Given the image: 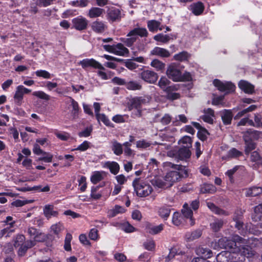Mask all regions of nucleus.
Returning <instances> with one entry per match:
<instances>
[{
    "mask_svg": "<svg viewBox=\"0 0 262 262\" xmlns=\"http://www.w3.org/2000/svg\"><path fill=\"white\" fill-rule=\"evenodd\" d=\"M169 166L179 170L169 171L164 177V180L166 181L167 184H170V187L172 186L173 183L178 181L181 178H187L188 176V171L185 169V166L171 163H169Z\"/></svg>",
    "mask_w": 262,
    "mask_h": 262,
    "instance_id": "nucleus-1",
    "label": "nucleus"
},
{
    "mask_svg": "<svg viewBox=\"0 0 262 262\" xmlns=\"http://www.w3.org/2000/svg\"><path fill=\"white\" fill-rule=\"evenodd\" d=\"M133 186L137 195L139 197H145L152 191L151 186L140 178H136L133 182Z\"/></svg>",
    "mask_w": 262,
    "mask_h": 262,
    "instance_id": "nucleus-2",
    "label": "nucleus"
},
{
    "mask_svg": "<svg viewBox=\"0 0 262 262\" xmlns=\"http://www.w3.org/2000/svg\"><path fill=\"white\" fill-rule=\"evenodd\" d=\"M148 34V33L145 28L140 27L135 28L129 32L127 35V36L129 37L124 38L123 41L126 46L130 47L137 41L138 38V36L141 37H147Z\"/></svg>",
    "mask_w": 262,
    "mask_h": 262,
    "instance_id": "nucleus-3",
    "label": "nucleus"
},
{
    "mask_svg": "<svg viewBox=\"0 0 262 262\" xmlns=\"http://www.w3.org/2000/svg\"><path fill=\"white\" fill-rule=\"evenodd\" d=\"M245 239L239 235L235 234L233 235L232 240L226 238L219 240L220 245L223 246L226 249L232 250L234 246H236V243H245Z\"/></svg>",
    "mask_w": 262,
    "mask_h": 262,
    "instance_id": "nucleus-4",
    "label": "nucleus"
},
{
    "mask_svg": "<svg viewBox=\"0 0 262 262\" xmlns=\"http://www.w3.org/2000/svg\"><path fill=\"white\" fill-rule=\"evenodd\" d=\"M213 83L219 91L225 92L226 94L234 92L235 89V85L231 82H223L219 79H215Z\"/></svg>",
    "mask_w": 262,
    "mask_h": 262,
    "instance_id": "nucleus-5",
    "label": "nucleus"
},
{
    "mask_svg": "<svg viewBox=\"0 0 262 262\" xmlns=\"http://www.w3.org/2000/svg\"><path fill=\"white\" fill-rule=\"evenodd\" d=\"M166 74L169 78L174 81H182V75L180 70L175 64H171L168 66Z\"/></svg>",
    "mask_w": 262,
    "mask_h": 262,
    "instance_id": "nucleus-6",
    "label": "nucleus"
},
{
    "mask_svg": "<svg viewBox=\"0 0 262 262\" xmlns=\"http://www.w3.org/2000/svg\"><path fill=\"white\" fill-rule=\"evenodd\" d=\"M139 77L149 83H155L158 78V74L155 72L146 70L139 74Z\"/></svg>",
    "mask_w": 262,
    "mask_h": 262,
    "instance_id": "nucleus-7",
    "label": "nucleus"
},
{
    "mask_svg": "<svg viewBox=\"0 0 262 262\" xmlns=\"http://www.w3.org/2000/svg\"><path fill=\"white\" fill-rule=\"evenodd\" d=\"M173 155L178 160H186L190 157L191 151L188 147L182 146L178 150H173Z\"/></svg>",
    "mask_w": 262,
    "mask_h": 262,
    "instance_id": "nucleus-8",
    "label": "nucleus"
},
{
    "mask_svg": "<svg viewBox=\"0 0 262 262\" xmlns=\"http://www.w3.org/2000/svg\"><path fill=\"white\" fill-rule=\"evenodd\" d=\"M89 21L82 17H78L73 19V28L78 31H82L87 29Z\"/></svg>",
    "mask_w": 262,
    "mask_h": 262,
    "instance_id": "nucleus-9",
    "label": "nucleus"
},
{
    "mask_svg": "<svg viewBox=\"0 0 262 262\" xmlns=\"http://www.w3.org/2000/svg\"><path fill=\"white\" fill-rule=\"evenodd\" d=\"M79 64L85 69L89 67H92L95 69H98L101 70H104L105 68L98 61L94 59H85L79 62Z\"/></svg>",
    "mask_w": 262,
    "mask_h": 262,
    "instance_id": "nucleus-10",
    "label": "nucleus"
},
{
    "mask_svg": "<svg viewBox=\"0 0 262 262\" xmlns=\"http://www.w3.org/2000/svg\"><path fill=\"white\" fill-rule=\"evenodd\" d=\"M91 27L92 30L97 33H103L107 29V26L105 23L103 21L99 20V19H97L93 21L91 24Z\"/></svg>",
    "mask_w": 262,
    "mask_h": 262,
    "instance_id": "nucleus-11",
    "label": "nucleus"
},
{
    "mask_svg": "<svg viewBox=\"0 0 262 262\" xmlns=\"http://www.w3.org/2000/svg\"><path fill=\"white\" fill-rule=\"evenodd\" d=\"M148 97H136L130 100V107L132 108H139L143 104L149 102Z\"/></svg>",
    "mask_w": 262,
    "mask_h": 262,
    "instance_id": "nucleus-12",
    "label": "nucleus"
},
{
    "mask_svg": "<svg viewBox=\"0 0 262 262\" xmlns=\"http://www.w3.org/2000/svg\"><path fill=\"white\" fill-rule=\"evenodd\" d=\"M177 37V35L173 34H164L163 33H160L155 35L154 37V39L157 41L166 43L168 42L169 40L176 39Z\"/></svg>",
    "mask_w": 262,
    "mask_h": 262,
    "instance_id": "nucleus-13",
    "label": "nucleus"
},
{
    "mask_svg": "<svg viewBox=\"0 0 262 262\" xmlns=\"http://www.w3.org/2000/svg\"><path fill=\"white\" fill-rule=\"evenodd\" d=\"M239 88L245 93L252 94L254 93V86L245 80H241L238 83Z\"/></svg>",
    "mask_w": 262,
    "mask_h": 262,
    "instance_id": "nucleus-14",
    "label": "nucleus"
},
{
    "mask_svg": "<svg viewBox=\"0 0 262 262\" xmlns=\"http://www.w3.org/2000/svg\"><path fill=\"white\" fill-rule=\"evenodd\" d=\"M220 116L225 125H229L231 123L233 118V114L230 110H224L220 112Z\"/></svg>",
    "mask_w": 262,
    "mask_h": 262,
    "instance_id": "nucleus-15",
    "label": "nucleus"
},
{
    "mask_svg": "<svg viewBox=\"0 0 262 262\" xmlns=\"http://www.w3.org/2000/svg\"><path fill=\"white\" fill-rule=\"evenodd\" d=\"M243 137L250 138V140H258L262 138V132L249 129L244 133Z\"/></svg>",
    "mask_w": 262,
    "mask_h": 262,
    "instance_id": "nucleus-16",
    "label": "nucleus"
},
{
    "mask_svg": "<svg viewBox=\"0 0 262 262\" xmlns=\"http://www.w3.org/2000/svg\"><path fill=\"white\" fill-rule=\"evenodd\" d=\"M35 245V243L32 240H28L25 242L24 244H21L20 247L18 250V255L20 256H24L27 250L34 247Z\"/></svg>",
    "mask_w": 262,
    "mask_h": 262,
    "instance_id": "nucleus-17",
    "label": "nucleus"
},
{
    "mask_svg": "<svg viewBox=\"0 0 262 262\" xmlns=\"http://www.w3.org/2000/svg\"><path fill=\"white\" fill-rule=\"evenodd\" d=\"M182 212L185 217L189 219L190 225L191 226L194 225L195 220L193 218V212L190 208L189 207L187 204L186 203L183 205V209L182 210Z\"/></svg>",
    "mask_w": 262,
    "mask_h": 262,
    "instance_id": "nucleus-18",
    "label": "nucleus"
},
{
    "mask_svg": "<svg viewBox=\"0 0 262 262\" xmlns=\"http://www.w3.org/2000/svg\"><path fill=\"white\" fill-rule=\"evenodd\" d=\"M121 18V11L117 8L110 10L107 13V19L112 21L120 20Z\"/></svg>",
    "mask_w": 262,
    "mask_h": 262,
    "instance_id": "nucleus-19",
    "label": "nucleus"
},
{
    "mask_svg": "<svg viewBox=\"0 0 262 262\" xmlns=\"http://www.w3.org/2000/svg\"><path fill=\"white\" fill-rule=\"evenodd\" d=\"M233 221L235 222V227L239 231V233L243 235H245L247 234V230L245 229V225L243 222L241 220V217L240 216H234L233 217Z\"/></svg>",
    "mask_w": 262,
    "mask_h": 262,
    "instance_id": "nucleus-20",
    "label": "nucleus"
},
{
    "mask_svg": "<svg viewBox=\"0 0 262 262\" xmlns=\"http://www.w3.org/2000/svg\"><path fill=\"white\" fill-rule=\"evenodd\" d=\"M43 214L48 219H50L51 216H57L58 214L57 211L54 210L53 205H47L43 208Z\"/></svg>",
    "mask_w": 262,
    "mask_h": 262,
    "instance_id": "nucleus-21",
    "label": "nucleus"
},
{
    "mask_svg": "<svg viewBox=\"0 0 262 262\" xmlns=\"http://www.w3.org/2000/svg\"><path fill=\"white\" fill-rule=\"evenodd\" d=\"M151 55L159 56L162 57H168L170 55L168 50L158 47H155L151 51Z\"/></svg>",
    "mask_w": 262,
    "mask_h": 262,
    "instance_id": "nucleus-22",
    "label": "nucleus"
},
{
    "mask_svg": "<svg viewBox=\"0 0 262 262\" xmlns=\"http://www.w3.org/2000/svg\"><path fill=\"white\" fill-rule=\"evenodd\" d=\"M163 224L158 226H152L148 224L146 226V232L152 235L157 234L163 230Z\"/></svg>",
    "mask_w": 262,
    "mask_h": 262,
    "instance_id": "nucleus-23",
    "label": "nucleus"
},
{
    "mask_svg": "<svg viewBox=\"0 0 262 262\" xmlns=\"http://www.w3.org/2000/svg\"><path fill=\"white\" fill-rule=\"evenodd\" d=\"M262 193V187L253 186L246 189V196L253 197L258 195Z\"/></svg>",
    "mask_w": 262,
    "mask_h": 262,
    "instance_id": "nucleus-24",
    "label": "nucleus"
},
{
    "mask_svg": "<svg viewBox=\"0 0 262 262\" xmlns=\"http://www.w3.org/2000/svg\"><path fill=\"white\" fill-rule=\"evenodd\" d=\"M196 252L198 255H200L201 257L203 258H209L212 256V251L208 248L199 247L196 249Z\"/></svg>",
    "mask_w": 262,
    "mask_h": 262,
    "instance_id": "nucleus-25",
    "label": "nucleus"
},
{
    "mask_svg": "<svg viewBox=\"0 0 262 262\" xmlns=\"http://www.w3.org/2000/svg\"><path fill=\"white\" fill-rule=\"evenodd\" d=\"M207 207L214 213L218 215H228V213L225 210L218 207L211 202L207 203Z\"/></svg>",
    "mask_w": 262,
    "mask_h": 262,
    "instance_id": "nucleus-26",
    "label": "nucleus"
},
{
    "mask_svg": "<svg viewBox=\"0 0 262 262\" xmlns=\"http://www.w3.org/2000/svg\"><path fill=\"white\" fill-rule=\"evenodd\" d=\"M72 110L71 111V115L72 119L75 120L78 117L79 107L78 103L72 98H70Z\"/></svg>",
    "mask_w": 262,
    "mask_h": 262,
    "instance_id": "nucleus-27",
    "label": "nucleus"
},
{
    "mask_svg": "<svg viewBox=\"0 0 262 262\" xmlns=\"http://www.w3.org/2000/svg\"><path fill=\"white\" fill-rule=\"evenodd\" d=\"M166 181L159 178H156L151 181L152 185L161 188H167L170 187V184H167Z\"/></svg>",
    "mask_w": 262,
    "mask_h": 262,
    "instance_id": "nucleus-28",
    "label": "nucleus"
},
{
    "mask_svg": "<svg viewBox=\"0 0 262 262\" xmlns=\"http://www.w3.org/2000/svg\"><path fill=\"white\" fill-rule=\"evenodd\" d=\"M216 190V187L210 184H204L201 186L200 188V192L202 193H213Z\"/></svg>",
    "mask_w": 262,
    "mask_h": 262,
    "instance_id": "nucleus-29",
    "label": "nucleus"
},
{
    "mask_svg": "<svg viewBox=\"0 0 262 262\" xmlns=\"http://www.w3.org/2000/svg\"><path fill=\"white\" fill-rule=\"evenodd\" d=\"M243 138L246 145L245 152L246 154L248 155L251 150L255 148L256 145L255 143H254L252 140H250V138H248L247 137H243Z\"/></svg>",
    "mask_w": 262,
    "mask_h": 262,
    "instance_id": "nucleus-30",
    "label": "nucleus"
},
{
    "mask_svg": "<svg viewBox=\"0 0 262 262\" xmlns=\"http://www.w3.org/2000/svg\"><path fill=\"white\" fill-rule=\"evenodd\" d=\"M104 13V10L98 7H93L90 9L88 16L90 18H96L101 16Z\"/></svg>",
    "mask_w": 262,
    "mask_h": 262,
    "instance_id": "nucleus-31",
    "label": "nucleus"
},
{
    "mask_svg": "<svg viewBox=\"0 0 262 262\" xmlns=\"http://www.w3.org/2000/svg\"><path fill=\"white\" fill-rule=\"evenodd\" d=\"M224 225V222L223 220L215 219L214 221L210 223V227L212 231L217 232L221 230Z\"/></svg>",
    "mask_w": 262,
    "mask_h": 262,
    "instance_id": "nucleus-32",
    "label": "nucleus"
},
{
    "mask_svg": "<svg viewBox=\"0 0 262 262\" xmlns=\"http://www.w3.org/2000/svg\"><path fill=\"white\" fill-rule=\"evenodd\" d=\"M106 166L108 168L112 173L117 174L120 169L119 164L116 162H107L105 163Z\"/></svg>",
    "mask_w": 262,
    "mask_h": 262,
    "instance_id": "nucleus-33",
    "label": "nucleus"
},
{
    "mask_svg": "<svg viewBox=\"0 0 262 262\" xmlns=\"http://www.w3.org/2000/svg\"><path fill=\"white\" fill-rule=\"evenodd\" d=\"M112 149L114 151V154L118 156L121 155L123 152L122 144L118 143L115 140L112 141Z\"/></svg>",
    "mask_w": 262,
    "mask_h": 262,
    "instance_id": "nucleus-34",
    "label": "nucleus"
},
{
    "mask_svg": "<svg viewBox=\"0 0 262 262\" xmlns=\"http://www.w3.org/2000/svg\"><path fill=\"white\" fill-rule=\"evenodd\" d=\"M125 211V209L122 206L116 205L114 208L111 209L108 211V216L109 217H113L115 216L117 214L120 213H124Z\"/></svg>",
    "mask_w": 262,
    "mask_h": 262,
    "instance_id": "nucleus-35",
    "label": "nucleus"
},
{
    "mask_svg": "<svg viewBox=\"0 0 262 262\" xmlns=\"http://www.w3.org/2000/svg\"><path fill=\"white\" fill-rule=\"evenodd\" d=\"M261 208L260 204L255 206L254 208V212L252 213L251 215V218L253 221L257 222L260 220V214H262V213H261Z\"/></svg>",
    "mask_w": 262,
    "mask_h": 262,
    "instance_id": "nucleus-36",
    "label": "nucleus"
},
{
    "mask_svg": "<svg viewBox=\"0 0 262 262\" xmlns=\"http://www.w3.org/2000/svg\"><path fill=\"white\" fill-rule=\"evenodd\" d=\"M191 7L192 12L196 15L201 14L204 9V5L201 2H198L193 4L191 5Z\"/></svg>",
    "mask_w": 262,
    "mask_h": 262,
    "instance_id": "nucleus-37",
    "label": "nucleus"
},
{
    "mask_svg": "<svg viewBox=\"0 0 262 262\" xmlns=\"http://www.w3.org/2000/svg\"><path fill=\"white\" fill-rule=\"evenodd\" d=\"M125 86L129 90H140L142 89L141 84L136 81H130L126 82Z\"/></svg>",
    "mask_w": 262,
    "mask_h": 262,
    "instance_id": "nucleus-38",
    "label": "nucleus"
},
{
    "mask_svg": "<svg viewBox=\"0 0 262 262\" xmlns=\"http://www.w3.org/2000/svg\"><path fill=\"white\" fill-rule=\"evenodd\" d=\"M245 228L247 230L248 229L249 232L252 234L258 236L262 233V231L259 229V228L258 225H247L245 226Z\"/></svg>",
    "mask_w": 262,
    "mask_h": 262,
    "instance_id": "nucleus-39",
    "label": "nucleus"
},
{
    "mask_svg": "<svg viewBox=\"0 0 262 262\" xmlns=\"http://www.w3.org/2000/svg\"><path fill=\"white\" fill-rule=\"evenodd\" d=\"M251 160L255 162V165L257 166H262V157L257 151H254L251 153Z\"/></svg>",
    "mask_w": 262,
    "mask_h": 262,
    "instance_id": "nucleus-40",
    "label": "nucleus"
},
{
    "mask_svg": "<svg viewBox=\"0 0 262 262\" xmlns=\"http://www.w3.org/2000/svg\"><path fill=\"white\" fill-rule=\"evenodd\" d=\"M202 235V232L200 230H196L192 232H188L185 236L189 241H193L199 238Z\"/></svg>",
    "mask_w": 262,
    "mask_h": 262,
    "instance_id": "nucleus-41",
    "label": "nucleus"
},
{
    "mask_svg": "<svg viewBox=\"0 0 262 262\" xmlns=\"http://www.w3.org/2000/svg\"><path fill=\"white\" fill-rule=\"evenodd\" d=\"M190 54L186 51H183L174 56L175 60L180 61H186L190 57Z\"/></svg>",
    "mask_w": 262,
    "mask_h": 262,
    "instance_id": "nucleus-42",
    "label": "nucleus"
},
{
    "mask_svg": "<svg viewBox=\"0 0 262 262\" xmlns=\"http://www.w3.org/2000/svg\"><path fill=\"white\" fill-rule=\"evenodd\" d=\"M161 26V23L156 20H149L147 22V26L150 31L155 32Z\"/></svg>",
    "mask_w": 262,
    "mask_h": 262,
    "instance_id": "nucleus-43",
    "label": "nucleus"
},
{
    "mask_svg": "<svg viewBox=\"0 0 262 262\" xmlns=\"http://www.w3.org/2000/svg\"><path fill=\"white\" fill-rule=\"evenodd\" d=\"M170 209L168 207L163 206L159 208V215L163 219L166 220L169 216Z\"/></svg>",
    "mask_w": 262,
    "mask_h": 262,
    "instance_id": "nucleus-44",
    "label": "nucleus"
},
{
    "mask_svg": "<svg viewBox=\"0 0 262 262\" xmlns=\"http://www.w3.org/2000/svg\"><path fill=\"white\" fill-rule=\"evenodd\" d=\"M24 94L20 89H19L18 86L16 88V91L14 96L15 103L18 105H20L21 104V100L23 98Z\"/></svg>",
    "mask_w": 262,
    "mask_h": 262,
    "instance_id": "nucleus-45",
    "label": "nucleus"
},
{
    "mask_svg": "<svg viewBox=\"0 0 262 262\" xmlns=\"http://www.w3.org/2000/svg\"><path fill=\"white\" fill-rule=\"evenodd\" d=\"M128 50L125 48L122 43H118L116 45V54L118 55H124L125 54L128 53Z\"/></svg>",
    "mask_w": 262,
    "mask_h": 262,
    "instance_id": "nucleus-46",
    "label": "nucleus"
},
{
    "mask_svg": "<svg viewBox=\"0 0 262 262\" xmlns=\"http://www.w3.org/2000/svg\"><path fill=\"white\" fill-rule=\"evenodd\" d=\"M150 65L156 68L158 71H162L164 69L165 64L158 59L153 60Z\"/></svg>",
    "mask_w": 262,
    "mask_h": 262,
    "instance_id": "nucleus-47",
    "label": "nucleus"
},
{
    "mask_svg": "<svg viewBox=\"0 0 262 262\" xmlns=\"http://www.w3.org/2000/svg\"><path fill=\"white\" fill-rule=\"evenodd\" d=\"M170 82V81L166 77L163 76L159 81L158 85L161 89L165 92Z\"/></svg>",
    "mask_w": 262,
    "mask_h": 262,
    "instance_id": "nucleus-48",
    "label": "nucleus"
},
{
    "mask_svg": "<svg viewBox=\"0 0 262 262\" xmlns=\"http://www.w3.org/2000/svg\"><path fill=\"white\" fill-rule=\"evenodd\" d=\"M242 152L235 148L231 149L227 154V156L229 158H237L242 155Z\"/></svg>",
    "mask_w": 262,
    "mask_h": 262,
    "instance_id": "nucleus-49",
    "label": "nucleus"
},
{
    "mask_svg": "<svg viewBox=\"0 0 262 262\" xmlns=\"http://www.w3.org/2000/svg\"><path fill=\"white\" fill-rule=\"evenodd\" d=\"M182 143L184 144L182 146L184 147H188V148H190L192 146V140L190 137L188 136H184L183 137L180 141L179 143Z\"/></svg>",
    "mask_w": 262,
    "mask_h": 262,
    "instance_id": "nucleus-50",
    "label": "nucleus"
},
{
    "mask_svg": "<svg viewBox=\"0 0 262 262\" xmlns=\"http://www.w3.org/2000/svg\"><path fill=\"white\" fill-rule=\"evenodd\" d=\"M96 117L99 122L101 121L105 125L113 126L110 120L104 114H100L98 117Z\"/></svg>",
    "mask_w": 262,
    "mask_h": 262,
    "instance_id": "nucleus-51",
    "label": "nucleus"
},
{
    "mask_svg": "<svg viewBox=\"0 0 262 262\" xmlns=\"http://www.w3.org/2000/svg\"><path fill=\"white\" fill-rule=\"evenodd\" d=\"M50 236H51L50 234H46L43 232H41L34 240L32 241H34L35 243L36 242H44L48 239H49Z\"/></svg>",
    "mask_w": 262,
    "mask_h": 262,
    "instance_id": "nucleus-52",
    "label": "nucleus"
},
{
    "mask_svg": "<svg viewBox=\"0 0 262 262\" xmlns=\"http://www.w3.org/2000/svg\"><path fill=\"white\" fill-rule=\"evenodd\" d=\"M209 133L205 128L199 130L198 132V137L202 141H204L207 139V136Z\"/></svg>",
    "mask_w": 262,
    "mask_h": 262,
    "instance_id": "nucleus-53",
    "label": "nucleus"
},
{
    "mask_svg": "<svg viewBox=\"0 0 262 262\" xmlns=\"http://www.w3.org/2000/svg\"><path fill=\"white\" fill-rule=\"evenodd\" d=\"M33 95L45 100H49L50 99V96L42 91L34 92Z\"/></svg>",
    "mask_w": 262,
    "mask_h": 262,
    "instance_id": "nucleus-54",
    "label": "nucleus"
},
{
    "mask_svg": "<svg viewBox=\"0 0 262 262\" xmlns=\"http://www.w3.org/2000/svg\"><path fill=\"white\" fill-rule=\"evenodd\" d=\"M144 248L149 251H152L155 249V244L153 240L147 241L143 244Z\"/></svg>",
    "mask_w": 262,
    "mask_h": 262,
    "instance_id": "nucleus-55",
    "label": "nucleus"
},
{
    "mask_svg": "<svg viewBox=\"0 0 262 262\" xmlns=\"http://www.w3.org/2000/svg\"><path fill=\"white\" fill-rule=\"evenodd\" d=\"M35 74L38 77H41L46 79L51 78V74L45 70H38L35 72Z\"/></svg>",
    "mask_w": 262,
    "mask_h": 262,
    "instance_id": "nucleus-56",
    "label": "nucleus"
},
{
    "mask_svg": "<svg viewBox=\"0 0 262 262\" xmlns=\"http://www.w3.org/2000/svg\"><path fill=\"white\" fill-rule=\"evenodd\" d=\"M44 156L38 158V161H42L45 162H51L53 158V155L49 152L42 154Z\"/></svg>",
    "mask_w": 262,
    "mask_h": 262,
    "instance_id": "nucleus-57",
    "label": "nucleus"
},
{
    "mask_svg": "<svg viewBox=\"0 0 262 262\" xmlns=\"http://www.w3.org/2000/svg\"><path fill=\"white\" fill-rule=\"evenodd\" d=\"M102 179V175L100 172H97L93 174L91 178V180L93 184H97Z\"/></svg>",
    "mask_w": 262,
    "mask_h": 262,
    "instance_id": "nucleus-58",
    "label": "nucleus"
},
{
    "mask_svg": "<svg viewBox=\"0 0 262 262\" xmlns=\"http://www.w3.org/2000/svg\"><path fill=\"white\" fill-rule=\"evenodd\" d=\"M56 0H38L37 5L40 7H47L53 3Z\"/></svg>",
    "mask_w": 262,
    "mask_h": 262,
    "instance_id": "nucleus-59",
    "label": "nucleus"
},
{
    "mask_svg": "<svg viewBox=\"0 0 262 262\" xmlns=\"http://www.w3.org/2000/svg\"><path fill=\"white\" fill-rule=\"evenodd\" d=\"M166 98L171 101L178 99L180 97V94L178 93H166Z\"/></svg>",
    "mask_w": 262,
    "mask_h": 262,
    "instance_id": "nucleus-60",
    "label": "nucleus"
},
{
    "mask_svg": "<svg viewBox=\"0 0 262 262\" xmlns=\"http://www.w3.org/2000/svg\"><path fill=\"white\" fill-rule=\"evenodd\" d=\"M62 225L60 223L56 224L51 226L52 231L55 234H58L62 230Z\"/></svg>",
    "mask_w": 262,
    "mask_h": 262,
    "instance_id": "nucleus-61",
    "label": "nucleus"
},
{
    "mask_svg": "<svg viewBox=\"0 0 262 262\" xmlns=\"http://www.w3.org/2000/svg\"><path fill=\"white\" fill-rule=\"evenodd\" d=\"M254 119L256 127H262V118L260 115L255 114L254 115Z\"/></svg>",
    "mask_w": 262,
    "mask_h": 262,
    "instance_id": "nucleus-62",
    "label": "nucleus"
},
{
    "mask_svg": "<svg viewBox=\"0 0 262 262\" xmlns=\"http://www.w3.org/2000/svg\"><path fill=\"white\" fill-rule=\"evenodd\" d=\"M171 120V117L168 114H165L161 118V122L163 125H166L168 124Z\"/></svg>",
    "mask_w": 262,
    "mask_h": 262,
    "instance_id": "nucleus-63",
    "label": "nucleus"
},
{
    "mask_svg": "<svg viewBox=\"0 0 262 262\" xmlns=\"http://www.w3.org/2000/svg\"><path fill=\"white\" fill-rule=\"evenodd\" d=\"M89 237L92 240H96L98 238V230L96 228H93L89 233Z\"/></svg>",
    "mask_w": 262,
    "mask_h": 262,
    "instance_id": "nucleus-64",
    "label": "nucleus"
}]
</instances>
